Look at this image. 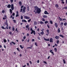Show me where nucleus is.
I'll use <instances>...</instances> for the list:
<instances>
[{
  "label": "nucleus",
  "mask_w": 67,
  "mask_h": 67,
  "mask_svg": "<svg viewBox=\"0 0 67 67\" xmlns=\"http://www.w3.org/2000/svg\"><path fill=\"white\" fill-rule=\"evenodd\" d=\"M3 41L4 43H6L7 42V40H6V39H4L3 40Z\"/></svg>",
  "instance_id": "29"
},
{
  "label": "nucleus",
  "mask_w": 67,
  "mask_h": 67,
  "mask_svg": "<svg viewBox=\"0 0 67 67\" xmlns=\"http://www.w3.org/2000/svg\"><path fill=\"white\" fill-rule=\"evenodd\" d=\"M9 11L11 14H12V10L11 9H9Z\"/></svg>",
  "instance_id": "17"
},
{
  "label": "nucleus",
  "mask_w": 67,
  "mask_h": 67,
  "mask_svg": "<svg viewBox=\"0 0 67 67\" xmlns=\"http://www.w3.org/2000/svg\"><path fill=\"white\" fill-rule=\"evenodd\" d=\"M50 24H53V21H52L50 20Z\"/></svg>",
  "instance_id": "33"
},
{
  "label": "nucleus",
  "mask_w": 67,
  "mask_h": 67,
  "mask_svg": "<svg viewBox=\"0 0 67 67\" xmlns=\"http://www.w3.org/2000/svg\"><path fill=\"white\" fill-rule=\"evenodd\" d=\"M49 42H53V38H50Z\"/></svg>",
  "instance_id": "6"
},
{
  "label": "nucleus",
  "mask_w": 67,
  "mask_h": 67,
  "mask_svg": "<svg viewBox=\"0 0 67 67\" xmlns=\"http://www.w3.org/2000/svg\"><path fill=\"white\" fill-rule=\"evenodd\" d=\"M29 33H28L27 34V36H29Z\"/></svg>",
  "instance_id": "58"
},
{
  "label": "nucleus",
  "mask_w": 67,
  "mask_h": 67,
  "mask_svg": "<svg viewBox=\"0 0 67 67\" xmlns=\"http://www.w3.org/2000/svg\"><path fill=\"white\" fill-rule=\"evenodd\" d=\"M64 9H67V7H65L64 8Z\"/></svg>",
  "instance_id": "45"
},
{
  "label": "nucleus",
  "mask_w": 67,
  "mask_h": 67,
  "mask_svg": "<svg viewBox=\"0 0 67 67\" xmlns=\"http://www.w3.org/2000/svg\"><path fill=\"white\" fill-rule=\"evenodd\" d=\"M7 22H8V20H6V22L5 23V25H7L8 24Z\"/></svg>",
  "instance_id": "15"
},
{
  "label": "nucleus",
  "mask_w": 67,
  "mask_h": 67,
  "mask_svg": "<svg viewBox=\"0 0 67 67\" xmlns=\"http://www.w3.org/2000/svg\"><path fill=\"white\" fill-rule=\"evenodd\" d=\"M23 38L24 40H25V38H26V36H25L23 37Z\"/></svg>",
  "instance_id": "40"
},
{
  "label": "nucleus",
  "mask_w": 67,
  "mask_h": 67,
  "mask_svg": "<svg viewBox=\"0 0 67 67\" xmlns=\"http://www.w3.org/2000/svg\"><path fill=\"white\" fill-rule=\"evenodd\" d=\"M16 49H17V50H18V51L20 52V51L19 50V48H16Z\"/></svg>",
  "instance_id": "57"
},
{
  "label": "nucleus",
  "mask_w": 67,
  "mask_h": 67,
  "mask_svg": "<svg viewBox=\"0 0 67 67\" xmlns=\"http://www.w3.org/2000/svg\"><path fill=\"white\" fill-rule=\"evenodd\" d=\"M29 7L28 6L27 7V11H29Z\"/></svg>",
  "instance_id": "39"
},
{
  "label": "nucleus",
  "mask_w": 67,
  "mask_h": 67,
  "mask_svg": "<svg viewBox=\"0 0 67 67\" xmlns=\"http://www.w3.org/2000/svg\"><path fill=\"white\" fill-rule=\"evenodd\" d=\"M13 21L14 22V23H16V20H13Z\"/></svg>",
  "instance_id": "44"
},
{
  "label": "nucleus",
  "mask_w": 67,
  "mask_h": 67,
  "mask_svg": "<svg viewBox=\"0 0 67 67\" xmlns=\"http://www.w3.org/2000/svg\"><path fill=\"white\" fill-rule=\"evenodd\" d=\"M59 20L60 21H62V19L61 18H60V17H59Z\"/></svg>",
  "instance_id": "26"
},
{
  "label": "nucleus",
  "mask_w": 67,
  "mask_h": 67,
  "mask_svg": "<svg viewBox=\"0 0 67 67\" xmlns=\"http://www.w3.org/2000/svg\"><path fill=\"white\" fill-rule=\"evenodd\" d=\"M27 29H28V31H29V30H30V27H29Z\"/></svg>",
  "instance_id": "61"
},
{
  "label": "nucleus",
  "mask_w": 67,
  "mask_h": 67,
  "mask_svg": "<svg viewBox=\"0 0 67 67\" xmlns=\"http://www.w3.org/2000/svg\"><path fill=\"white\" fill-rule=\"evenodd\" d=\"M7 8H11V5H10V4H9L7 5Z\"/></svg>",
  "instance_id": "14"
},
{
  "label": "nucleus",
  "mask_w": 67,
  "mask_h": 67,
  "mask_svg": "<svg viewBox=\"0 0 67 67\" xmlns=\"http://www.w3.org/2000/svg\"><path fill=\"white\" fill-rule=\"evenodd\" d=\"M24 18L26 19H30V17L26 16H24Z\"/></svg>",
  "instance_id": "4"
},
{
  "label": "nucleus",
  "mask_w": 67,
  "mask_h": 67,
  "mask_svg": "<svg viewBox=\"0 0 67 67\" xmlns=\"http://www.w3.org/2000/svg\"><path fill=\"white\" fill-rule=\"evenodd\" d=\"M25 9H26V7H24L23 8V13H25Z\"/></svg>",
  "instance_id": "5"
},
{
  "label": "nucleus",
  "mask_w": 67,
  "mask_h": 67,
  "mask_svg": "<svg viewBox=\"0 0 67 67\" xmlns=\"http://www.w3.org/2000/svg\"><path fill=\"white\" fill-rule=\"evenodd\" d=\"M9 34H12V32H9Z\"/></svg>",
  "instance_id": "64"
},
{
  "label": "nucleus",
  "mask_w": 67,
  "mask_h": 67,
  "mask_svg": "<svg viewBox=\"0 0 67 67\" xmlns=\"http://www.w3.org/2000/svg\"><path fill=\"white\" fill-rule=\"evenodd\" d=\"M11 9L12 10H13L14 9V5L13 4H12L11 5Z\"/></svg>",
  "instance_id": "3"
},
{
  "label": "nucleus",
  "mask_w": 67,
  "mask_h": 67,
  "mask_svg": "<svg viewBox=\"0 0 67 67\" xmlns=\"http://www.w3.org/2000/svg\"><path fill=\"white\" fill-rule=\"evenodd\" d=\"M52 51H53V50H50V52L52 54V55H54V52H52Z\"/></svg>",
  "instance_id": "11"
},
{
  "label": "nucleus",
  "mask_w": 67,
  "mask_h": 67,
  "mask_svg": "<svg viewBox=\"0 0 67 67\" xmlns=\"http://www.w3.org/2000/svg\"><path fill=\"white\" fill-rule=\"evenodd\" d=\"M26 28H27H27H28V25H27L26 26Z\"/></svg>",
  "instance_id": "62"
},
{
  "label": "nucleus",
  "mask_w": 67,
  "mask_h": 67,
  "mask_svg": "<svg viewBox=\"0 0 67 67\" xmlns=\"http://www.w3.org/2000/svg\"><path fill=\"white\" fill-rule=\"evenodd\" d=\"M43 18H47V16L46 15H44L43 16Z\"/></svg>",
  "instance_id": "16"
},
{
  "label": "nucleus",
  "mask_w": 67,
  "mask_h": 67,
  "mask_svg": "<svg viewBox=\"0 0 67 67\" xmlns=\"http://www.w3.org/2000/svg\"><path fill=\"white\" fill-rule=\"evenodd\" d=\"M4 47L5 48H6V46H5V45H4Z\"/></svg>",
  "instance_id": "63"
},
{
  "label": "nucleus",
  "mask_w": 67,
  "mask_h": 67,
  "mask_svg": "<svg viewBox=\"0 0 67 67\" xmlns=\"http://www.w3.org/2000/svg\"><path fill=\"white\" fill-rule=\"evenodd\" d=\"M14 30H15V29H14V27H13L12 30L13 31H14Z\"/></svg>",
  "instance_id": "47"
},
{
  "label": "nucleus",
  "mask_w": 67,
  "mask_h": 67,
  "mask_svg": "<svg viewBox=\"0 0 67 67\" xmlns=\"http://www.w3.org/2000/svg\"><path fill=\"white\" fill-rule=\"evenodd\" d=\"M54 49L55 52H57V48H54Z\"/></svg>",
  "instance_id": "24"
},
{
  "label": "nucleus",
  "mask_w": 67,
  "mask_h": 67,
  "mask_svg": "<svg viewBox=\"0 0 67 67\" xmlns=\"http://www.w3.org/2000/svg\"><path fill=\"white\" fill-rule=\"evenodd\" d=\"M62 3L63 4H64V3H64V2L63 1H62Z\"/></svg>",
  "instance_id": "60"
},
{
  "label": "nucleus",
  "mask_w": 67,
  "mask_h": 67,
  "mask_svg": "<svg viewBox=\"0 0 67 67\" xmlns=\"http://www.w3.org/2000/svg\"><path fill=\"white\" fill-rule=\"evenodd\" d=\"M35 41V40H34V39H32V42H34V41Z\"/></svg>",
  "instance_id": "51"
},
{
  "label": "nucleus",
  "mask_w": 67,
  "mask_h": 67,
  "mask_svg": "<svg viewBox=\"0 0 67 67\" xmlns=\"http://www.w3.org/2000/svg\"><path fill=\"white\" fill-rule=\"evenodd\" d=\"M22 22H27V21H26V20H22Z\"/></svg>",
  "instance_id": "21"
},
{
  "label": "nucleus",
  "mask_w": 67,
  "mask_h": 67,
  "mask_svg": "<svg viewBox=\"0 0 67 67\" xmlns=\"http://www.w3.org/2000/svg\"><path fill=\"white\" fill-rule=\"evenodd\" d=\"M60 28H58V33H60Z\"/></svg>",
  "instance_id": "25"
},
{
  "label": "nucleus",
  "mask_w": 67,
  "mask_h": 67,
  "mask_svg": "<svg viewBox=\"0 0 67 67\" xmlns=\"http://www.w3.org/2000/svg\"><path fill=\"white\" fill-rule=\"evenodd\" d=\"M12 43L14 45H15V42H14L13 41H12L11 42L9 43V44L10 45H12Z\"/></svg>",
  "instance_id": "7"
},
{
  "label": "nucleus",
  "mask_w": 67,
  "mask_h": 67,
  "mask_svg": "<svg viewBox=\"0 0 67 67\" xmlns=\"http://www.w3.org/2000/svg\"><path fill=\"white\" fill-rule=\"evenodd\" d=\"M63 62L64 63V64H66V61H65V59H63Z\"/></svg>",
  "instance_id": "32"
},
{
  "label": "nucleus",
  "mask_w": 67,
  "mask_h": 67,
  "mask_svg": "<svg viewBox=\"0 0 67 67\" xmlns=\"http://www.w3.org/2000/svg\"><path fill=\"white\" fill-rule=\"evenodd\" d=\"M67 24V23L66 22H65L64 23V25H65V26H66V25Z\"/></svg>",
  "instance_id": "31"
},
{
  "label": "nucleus",
  "mask_w": 67,
  "mask_h": 67,
  "mask_svg": "<svg viewBox=\"0 0 67 67\" xmlns=\"http://www.w3.org/2000/svg\"><path fill=\"white\" fill-rule=\"evenodd\" d=\"M22 10H23V9L22 8H21L20 9V12H22Z\"/></svg>",
  "instance_id": "38"
},
{
  "label": "nucleus",
  "mask_w": 67,
  "mask_h": 67,
  "mask_svg": "<svg viewBox=\"0 0 67 67\" xmlns=\"http://www.w3.org/2000/svg\"><path fill=\"white\" fill-rule=\"evenodd\" d=\"M14 15H15V13H13L12 14L13 16H14Z\"/></svg>",
  "instance_id": "48"
},
{
  "label": "nucleus",
  "mask_w": 67,
  "mask_h": 67,
  "mask_svg": "<svg viewBox=\"0 0 67 67\" xmlns=\"http://www.w3.org/2000/svg\"><path fill=\"white\" fill-rule=\"evenodd\" d=\"M23 19V16H21V19Z\"/></svg>",
  "instance_id": "49"
},
{
  "label": "nucleus",
  "mask_w": 67,
  "mask_h": 67,
  "mask_svg": "<svg viewBox=\"0 0 67 67\" xmlns=\"http://www.w3.org/2000/svg\"><path fill=\"white\" fill-rule=\"evenodd\" d=\"M55 26L57 28L58 27V25L57 23H55Z\"/></svg>",
  "instance_id": "12"
},
{
  "label": "nucleus",
  "mask_w": 67,
  "mask_h": 67,
  "mask_svg": "<svg viewBox=\"0 0 67 67\" xmlns=\"http://www.w3.org/2000/svg\"><path fill=\"white\" fill-rule=\"evenodd\" d=\"M60 37H62V38H64V37L63 35H60Z\"/></svg>",
  "instance_id": "20"
},
{
  "label": "nucleus",
  "mask_w": 67,
  "mask_h": 67,
  "mask_svg": "<svg viewBox=\"0 0 67 67\" xmlns=\"http://www.w3.org/2000/svg\"><path fill=\"white\" fill-rule=\"evenodd\" d=\"M59 37L58 36H56L55 37H54L55 38H56L57 40H58Z\"/></svg>",
  "instance_id": "9"
},
{
  "label": "nucleus",
  "mask_w": 67,
  "mask_h": 67,
  "mask_svg": "<svg viewBox=\"0 0 67 67\" xmlns=\"http://www.w3.org/2000/svg\"><path fill=\"white\" fill-rule=\"evenodd\" d=\"M55 7H56V8H58V4H56L55 5Z\"/></svg>",
  "instance_id": "28"
},
{
  "label": "nucleus",
  "mask_w": 67,
  "mask_h": 67,
  "mask_svg": "<svg viewBox=\"0 0 67 67\" xmlns=\"http://www.w3.org/2000/svg\"><path fill=\"white\" fill-rule=\"evenodd\" d=\"M35 45H36V46H38V45H37V44L36 42H35Z\"/></svg>",
  "instance_id": "37"
},
{
  "label": "nucleus",
  "mask_w": 67,
  "mask_h": 67,
  "mask_svg": "<svg viewBox=\"0 0 67 67\" xmlns=\"http://www.w3.org/2000/svg\"><path fill=\"white\" fill-rule=\"evenodd\" d=\"M49 35V33L48 34H46V35H47V36H48V35Z\"/></svg>",
  "instance_id": "50"
},
{
  "label": "nucleus",
  "mask_w": 67,
  "mask_h": 67,
  "mask_svg": "<svg viewBox=\"0 0 67 67\" xmlns=\"http://www.w3.org/2000/svg\"><path fill=\"white\" fill-rule=\"evenodd\" d=\"M42 21H45V20L44 19V18H42Z\"/></svg>",
  "instance_id": "36"
},
{
  "label": "nucleus",
  "mask_w": 67,
  "mask_h": 67,
  "mask_svg": "<svg viewBox=\"0 0 67 67\" xmlns=\"http://www.w3.org/2000/svg\"><path fill=\"white\" fill-rule=\"evenodd\" d=\"M31 21V19H30L28 20V22H30Z\"/></svg>",
  "instance_id": "42"
},
{
  "label": "nucleus",
  "mask_w": 67,
  "mask_h": 67,
  "mask_svg": "<svg viewBox=\"0 0 67 67\" xmlns=\"http://www.w3.org/2000/svg\"><path fill=\"white\" fill-rule=\"evenodd\" d=\"M44 63V64H47V63H46V62L45 61H43Z\"/></svg>",
  "instance_id": "52"
},
{
  "label": "nucleus",
  "mask_w": 67,
  "mask_h": 67,
  "mask_svg": "<svg viewBox=\"0 0 67 67\" xmlns=\"http://www.w3.org/2000/svg\"><path fill=\"white\" fill-rule=\"evenodd\" d=\"M47 31L48 33H49V30H48V29L47 30Z\"/></svg>",
  "instance_id": "41"
},
{
  "label": "nucleus",
  "mask_w": 67,
  "mask_h": 67,
  "mask_svg": "<svg viewBox=\"0 0 67 67\" xmlns=\"http://www.w3.org/2000/svg\"><path fill=\"white\" fill-rule=\"evenodd\" d=\"M44 13L45 14H49V13L47 12L46 11L44 12Z\"/></svg>",
  "instance_id": "13"
},
{
  "label": "nucleus",
  "mask_w": 67,
  "mask_h": 67,
  "mask_svg": "<svg viewBox=\"0 0 67 67\" xmlns=\"http://www.w3.org/2000/svg\"><path fill=\"white\" fill-rule=\"evenodd\" d=\"M33 30H33V29H32V27H31L30 28V31H33Z\"/></svg>",
  "instance_id": "43"
},
{
  "label": "nucleus",
  "mask_w": 67,
  "mask_h": 67,
  "mask_svg": "<svg viewBox=\"0 0 67 67\" xmlns=\"http://www.w3.org/2000/svg\"><path fill=\"white\" fill-rule=\"evenodd\" d=\"M59 40L57 41V44H58L59 43Z\"/></svg>",
  "instance_id": "55"
},
{
  "label": "nucleus",
  "mask_w": 67,
  "mask_h": 67,
  "mask_svg": "<svg viewBox=\"0 0 67 67\" xmlns=\"http://www.w3.org/2000/svg\"><path fill=\"white\" fill-rule=\"evenodd\" d=\"M20 47L21 48V49H23V48H24V47H23L22 46V45H20Z\"/></svg>",
  "instance_id": "27"
},
{
  "label": "nucleus",
  "mask_w": 67,
  "mask_h": 67,
  "mask_svg": "<svg viewBox=\"0 0 67 67\" xmlns=\"http://www.w3.org/2000/svg\"><path fill=\"white\" fill-rule=\"evenodd\" d=\"M33 33V34L34 35H35V34L36 32H35V31L32 30L31 32V34H32Z\"/></svg>",
  "instance_id": "2"
},
{
  "label": "nucleus",
  "mask_w": 67,
  "mask_h": 67,
  "mask_svg": "<svg viewBox=\"0 0 67 67\" xmlns=\"http://www.w3.org/2000/svg\"><path fill=\"white\" fill-rule=\"evenodd\" d=\"M44 32L43 31L40 32V34H41V35H43V34H44Z\"/></svg>",
  "instance_id": "30"
},
{
  "label": "nucleus",
  "mask_w": 67,
  "mask_h": 67,
  "mask_svg": "<svg viewBox=\"0 0 67 67\" xmlns=\"http://www.w3.org/2000/svg\"><path fill=\"white\" fill-rule=\"evenodd\" d=\"M40 62V60H38L37 61V63H39V62Z\"/></svg>",
  "instance_id": "59"
},
{
  "label": "nucleus",
  "mask_w": 67,
  "mask_h": 67,
  "mask_svg": "<svg viewBox=\"0 0 67 67\" xmlns=\"http://www.w3.org/2000/svg\"><path fill=\"white\" fill-rule=\"evenodd\" d=\"M48 23V21H46L44 22V23L45 24H47V23Z\"/></svg>",
  "instance_id": "23"
},
{
  "label": "nucleus",
  "mask_w": 67,
  "mask_h": 67,
  "mask_svg": "<svg viewBox=\"0 0 67 67\" xmlns=\"http://www.w3.org/2000/svg\"><path fill=\"white\" fill-rule=\"evenodd\" d=\"M32 47H27V49H29V48H30V49H32Z\"/></svg>",
  "instance_id": "34"
},
{
  "label": "nucleus",
  "mask_w": 67,
  "mask_h": 67,
  "mask_svg": "<svg viewBox=\"0 0 67 67\" xmlns=\"http://www.w3.org/2000/svg\"><path fill=\"white\" fill-rule=\"evenodd\" d=\"M19 16V15L18 14H17L16 15V17H17V16Z\"/></svg>",
  "instance_id": "46"
},
{
  "label": "nucleus",
  "mask_w": 67,
  "mask_h": 67,
  "mask_svg": "<svg viewBox=\"0 0 67 67\" xmlns=\"http://www.w3.org/2000/svg\"><path fill=\"white\" fill-rule=\"evenodd\" d=\"M41 8H38V7L36 6L34 7V12H35V14H40L41 13Z\"/></svg>",
  "instance_id": "1"
},
{
  "label": "nucleus",
  "mask_w": 67,
  "mask_h": 67,
  "mask_svg": "<svg viewBox=\"0 0 67 67\" xmlns=\"http://www.w3.org/2000/svg\"><path fill=\"white\" fill-rule=\"evenodd\" d=\"M10 1L11 3H12V2H13V0H10Z\"/></svg>",
  "instance_id": "56"
},
{
  "label": "nucleus",
  "mask_w": 67,
  "mask_h": 67,
  "mask_svg": "<svg viewBox=\"0 0 67 67\" xmlns=\"http://www.w3.org/2000/svg\"><path fill=\"white\" fill-rule=\"evenodd\" d=\"M4 16L5 18V19H7V16L6 15H4Z\"/></svg>",
  "instance_id": "54"
},
{
  "label": "nucleus",
  "mask_w": 67,
  "mask_h": 67,
  "mask_svg": "<svg viewBox=\"0 0 67 67\" xmlns=\"http://www.w3.org/2000/svg\"><path fill=\"white\" fill-rule=\"evenodd\" d=\"M2 12L3 13H4V10H3L2 11Z\"/></svg>",
  "instance_id": "53"
},
{
  "label": "nucleus",
  "mask_w": 67,
  "mask_h": 67,
  "mask_svg": "<svg viewBox=\"0 0 67 67\" xmlns=\"http://www.w3.org/2000/svg\"><path fill=\"white\" fill-rule=\"evenodd\" d=\"M64 24V23H61V24H60V25L61 26H63V24Z\"/></svg>",
  "instance_id": "22"
},
{
  "label": "nucleus",
  "mask_w": 67,
  "mask_h": 67,
  "mask_svg": "<svg viewBox=\"0 0 67 67\" xmlns=\"http://www.w3.org/2000/svg\"><path fill=\"white\" fill-rule=\"evenodd\" d=\"M37 24V22L36 21L34 22V25H36Z\"/></svg>",
  "instance_id": "8"
},
{
  "label": "nucleus",
  "mask_w": 67,
  "mask_h": 67,
  "mask_svg": "<svg viewBox=\"0 0 67 67\" xmlns=\"http://www.w3.org/2000/svg\"><path fill=\"white\" fill-rule=\"evenodd\" d=\"M44 40L46 41H49V39H47L46 38H45V37H44Z\"/></svg>",
  "instance_id": "10"
},
{
  "label": "nucleus",
  "mask_w": 67,
  "mask_h": 67,
  "mask_svg": "<svg viewBox=\"0 0 67 67\" xmlns=\"http://www.w3.org/2000/svg\"><path fill=\"white\" fill-rule=\"evenodd\" d=\"M19 4L20 5H22V2L21 1H20L19 2Z\"/></svg>",
  "instance_id": "18"
},
{
  "label": "nucleus",
  "mask_w": 67,
  "mask_h": 67,
  "mask_svg": "<svg viewBox=\"0 0 67 67\" xmlns=\"http://www.w3.org/2000/svg\"><path fill=\"white\" fill-rule=\"evenodd\" d=\"M2 28L3 29H6V28H4V27L3 26H2Z\"/></svg>",
  "instance_id": "35"
},
{
  "label": "nucleus",
  "mask_w": 67,
  "mask_h": 67,
  "mask_svg": "<svg viewBox=\"0 0 67 67\" xmlns=\"http://www.w3.org/2000/svg\"><path fill=\"white\" fill-rule=\"evenodd\" d=\"M40 23L41 24H44V22H43L42 21H41Z\"/></svg>",
  "instance_id": "19"
}]
</instances>
